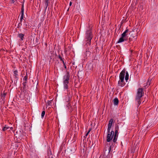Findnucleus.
<instances>
[{"label": "nucleus", "instance_id": "1", "mask_svg": "<svg viewBox=\"0 0 158 158\" xmlns=\"http://www.w3.org/2000/svg\"><path fill=\"white\" fill-rule=\"evenodd\" d=\"M125 76V80L126 82L129 79V74L127 71H126L125 69H124L120 72L119 74V80L118 82V86L123 87L126 84L125 82L124 81V79Z\"/></svg>", "mask_w": 158, "mask_h": 158}, {"label": "nucleus", "instance_id": "2", "mask_svg": "<svg viewBox=\"0 0 158 158\" xmlns=\"http://www.w3.org/2000/svg\"><path fill=\"white\" fill-rule=\"evenodd\" d=\"M143 94V89L142 88H139L138 89L135 98V103L138 107L141 103V98Z\"/></svg>", "mask_w": 158, "mask_h": 158}, {"label": "nucleus", "instance_id": "3", "mask_svg": "<svg viewBox=\"0 0 158 158\" xmlns=\"http://www.w3.org/2000/svg\"><path fill=\"white\" fill-rule=\"evenodd\" d=\"M92 37L91 31L89 30L87 31L86 32L85 41V45L88 48H89L90 46L91 40Z\"/></svg>", "mask_w": 158, "mask_h": 158}, {"label": "nucleus", "instance_id": "4", "mask_svg": "<svg viewBox=\"0 0 158 158\" xmlns=\"http://www.w3.org/2000/svg\"><path fill=\"white\" fill-rule=\"evenodd\" d=\"M70 78L69 73V72H67L63 78V88L64 90L68 89V84L69 83Z\"/></svg>", "mask_w": 158, "mask_h": 158}, {"label": "nucleus", "instance_id": "5", "mask_svg": "<svg viewBox=\"0 0 158 158\" xmlns=\"http://www.w3.org/2000/svg\"><path fill=\"white\" fill-rule=\"evenodd\" d=\"M128 31V30L127 28L126 30L121 35V36L117 41V43H122L127 40L128 37L127 36V33Z\"/></svg>", "mask_w": 158, "mask_h": 158}, {"label": "nucleus", "instance_id": "6", "mask_svg": "<svg viewBox=\"0 0 158 158\" xmlns=\"http://www.w3.org/2000/svg\"><path fill=\"white\" fill-rule=\"evenodd\" d=\"M110 130H107V136L106 141L107 142H110L114 137V132L113 131H110Z\"/></svg>", "mask_w": 158, "mask_h": 158}, {"label": "nucleus", "instance_id": "7", "mask_svg": "<svg viewBox=\"0 0 158 158\" xmlns=\"http://www.w3.org/2000/svg\"><path fill=\"white\" fill-rule=\"evenodd\" d=\"M24 5L23 4L22 8H21V10L20 12L21 14V16H20V22H22L23 19V15H24Z\"/></svg>", "mask_w": 158, "mask_h": 158}, {"label": "nucleus", "instance_id": "8", "mask_svg": "<svg viewBox=\"0 0 158 158\" xmlns=\"http://www.w3.org/2000/svg\"><path fill=\"white\" fill-rule=\"evenodd\" d=\"M118 130H115L114 134V137L113 139V141L114 143H115L117 141L118 135Z\"/></svg>", "mask_w": 158, "mask_h": 158}, {"label": "nucleus", "instance_id": "9", "mask_svg": "<svg viewBox=\"0 0 158 158\" xmlns=\"http://www.w3.org/2000/svg\"><path fill=\"white\" fill-rule=\"evenodd\" d=\"M111 150V147L108 146L107 147L105 148L104 149L105 154L106 155V153L108 154L110 152Z\"/></svg>", "mask_w": 158, "mask_h": 158}, {"label": "nucleus", "instance_id": "10", "mask_svg": "<svg viewBox=\"0 0 158 158\" xmlns=\"http://www.w3.org/2000/svg\"><path fill=\"white\" fill-rule=\"evenodd\" d=\"M113 121V119L112 118L109 121L108 126V128L107 130H110L112 123Z\"/></svg>", "mask_w": 158, "mask_h": 158}, {"label": "nucleus", "instance_id": "11", "mask_svg": "<svg viewBox=\"0 0 158 158\" xmlns=\"http://www.w3.org/2000/svg\"><path fill=\"white\" fill-rule=\"evenodd\" d=\"M137 38V35L136 34H131V35L130 37L129 38V41L132 40V39H134V40H135Z\"/></svg>", "mask_w": 158, "mask_h": 158}, {"label": "nucleus", "instance_id": "12", "mask_svg": "<svg viewBox=\"0 0 158 158\" xmlns=\"http://www.w3.org/2000/svg\"><path fill=\"white\" fill-rule=\"evenodd\" d=\"M24 35L22 33H19L18 35V37L20 39L21 41H23L24 40Z\"/></svg>", "mask_w": 158, "mask_h": 158}, {"label": "nucleus", "instance_id": "13", "mask_svg": "<svg viewBox=\"0 0 158 158\" xmlns=\"http://www.w3.org/2000/svg\"><path fill=\"white\" fill-rule=\"evenodd\" d=\"M113 103L114 105H117L118 104V100L117 98H115L113 100Z\"/></svg>", "mask_w": 158, "mask_h": 158}, {"label": "nucleus", "instance_id": "14", "mask_svg": "<svg viewBox=\"0 0 158 158\" xmlns=\"http://www.w3.org/2000/svg\"><path fill=\"white\" fill-rule=\"evenodd\" d=\"M18 72L17 70H16L14 71V76L15 77L17 80H18Z\"/></svg>", "mask_w": 158, "mask_h": 158}, {"label": "nucleus", "instance_id": "15", "mask_svg": "<svg viewBox=\"0 0 158 158\" xmlns=\"http://www.w3.org/2000/svg\"><path fill=\"white\" fill-rule=\"evenodd\" d=\"M44 2L45 4L44 8L45 9V10H46L48 5V0H45Z\"/></svg>", "mask_w": 158, "mask_h": 158}, {"label": "nucleus", "instance_id": "16", "mask_svg": "<svg viewBox=\"0 0 158 158\" xmlns=\"http://www.w3.org/2000/svg\"><path fill=\"white\" fill-rule=\"evenodd\" d=\"M28 26V23L25 21L24 22V23L23 24V28L24 29H26V28H27V27Z\"/></svg>", "mask_w": 158, "mask_h": 158}, {"label": "nucleus", "instance_id": "17", "mask_svg": "<svg viewBox=\"0 0 158 158\" xmlns=\"http://www.w3.org/2000/svg\"><path fill=\"white\" fill-rule=\"evenodd\" d=\"M51 102L50 101H48L46 104V108L47 107H49V108H50V106H51Z\"/></svg>", "mask_w": 158, "mask_h": 158}, {"label": "nucleus", "instance_id": "18", "mask_svg": "<svg viewBox=\"0 0 158 158\" xmlns=\"http://www.w3.org/2000/svg\"><path fill=\"white\" fill-rule=\"evenodd\" d=\"M90 54V52L89 50H87L85 53V54L86 56H89Z\"/></svg>", "mask_w": 158, "mask_h": 158}, {"label": "nucleus", "instance_id": "19", "mask_svg": "<svg viewBox=\"0 0 158 158\" xmlns=\"http://www.w3.org/2000/svg\"><path fill=\"white\" fill-rule=\"evenodd\" d=\"M9 128V127L7 126L6 125H5V126L2 128V131H5L8 129Z\"/></svg>", "mask_w": 158, "mask_h": 158}, {"label": "nucleus", "instance_id": "20", "mask_svg": "<svg viewBox=\"0 0 158 158\" xmlns=\"http://www.w3.org/2000/svg\"><path fill=\"white\" fill-rule=\"evenodd\" d=\"M27 73L26 76L24 77L23 79V80L24 81H27Z\"/></svg>", "mask_w": 158, "mask_h": 158}, {"label": "nucleus", "instance_id": "21", "mask_svg": "<svg viewBox=\"0 0 158 158\" xmlns=\"http://www.w3.org/2000/svg\"><path fill=\"white\" fill-rule=\"evenodd\" d=\"M58 57L59 58V59L60 60L62 61V62H63V61H64V58H63L60 55H58Z\"/></svg>", "mask_w": 158, "mask_h": 158}, {"label": "nucleus", "instance_id": "22", "mask_svg": "<svg viewBox=\"0 0 158 158\" xmlns=\"http://www.w3.org/2000/svg\"><path fill=\"white\" fill-rule=\"evenodd\" d=\"M45 114V111H43L41 113V117L42 118H43V117L44 116V115Z\"/></svg>", "mask_w": 158, "mask_h": 158}, {"label": "nucleus", "instance_id": "23", "mask_svg": "<svg viewBox=\"0 0 158 158\" xmlns=\"http://www.w3.org/2000/svg\"><path fill=\"white\" fill-rule=\"evenodd\" d=\"M151 81V79H150L149 78L148 79V81L147 83V85H150Z\"/></svg>", "mask_w": 158, "mask_h": 158}, {"label": "nucleus", "instance_id": "24", "mask_svg": "<svg viewBox=\"0 0 158 158\" xmlns=\"http://www.w3.org/2000/svg\"><path fill=\"white\" fill-rule=\"evenodd\" d=\"M119 130V127L118 125H116L115 126V130Z\"/></svg>", "mask_w": 158, "mask_h": 158}, {"label": "nucleus", "instance_id": "25", "mask_svg": "<svg viewBox=\"0 0 158 158\" xmlns=\"http://www.w3.org/2000/svg\"><path fill=\"white\" fill-rule=\"evenodd\" d=\"M22 22H21L20 21V22L19 23L18 26V27H17L18 28H19V27H20L22 25Z\"/></svg>", "mask_w": 158, "mask_h": 158}, {"label": "nucleus", "instance_id": "26", "mask_svg": "<svg viewBox=\"0 0 158 158\" xmlns=\"http://www.w3.org/2000/svg\"><path fill=\"white\" fill-rule=\"evenodd\" d=\"M26 83H27V81H24V82L23 83V85L24 86V88L26 86Z\"/></svg>", "mask_w": 158, "mask_h": 158}, {"label": "nucleus", "instance_id": "27", "mask_svg": "<svg viewBox=\"0 0 158 158\" xmlns=\"http://www.w3.org/2000/svg\"><path fill=\"white\" fill-rule=\"evenodd\" d=\"M62 63H63V65H64V68L66 69L67 68V67L65 65V63H64V61H63V62H62Z\"/></svg>", "mask_w": 158, "mask_h": 158}, {"label": "nucleus", "instance_id": "28", "mask_svg": "<svg viewBox=\"0 0 158 158\" xmlns=\"http://www.w3.org/2000/svg\"><path fill=\"white\" fill-rule=\"evenodd\" d=\"M89 133H88V132H87V133H86V135H85V136L86 137V136H87L88 135Z\"/></svg>", "mask_w": 158, "mask_h": 158}, {"label": "nucleus", "instance_id": "29", "mask_svg": "<svg viewBox=\"0 0 158 158\" xmlns=\"http://www.w3.org/2000/svg\"><path fill=\"white\" fill-rule=\"evenodd\" d=\"M72 4V3L71 2H70L69 3V6H71Z\"/></svg>", "mask_w": 158, "mask_h": 158}, {"label": "nucleus", "instance_id": "30", "mask_svg": "<svg viewBox=\"0 0 158 158\" xmlns=\"http://www.w3.org/2000/svg\"><path fill=\"white\" fill-rule=\"evenodd\" d=\"M90 131H91V129H89L87 132L88 133H89V132H90Z\"/></svg>", "mask_w": 158, "mask_h": 158}, {"label": "nucleus", "instance_id": "31", "mask_svg": "<svg viewBox=\"0 0 158 158\" xmlns=\"http://www.w3.org/2000/svg\"><path fill=\"white\" fill-rule=\"evenodd\" d=\"M13 129V128L12 127L10 128V129Z\"/></svg>", "mask_w": 158, "mask_h": 158}]
</instances>
